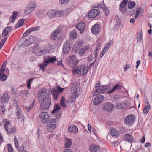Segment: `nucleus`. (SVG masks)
Instances as JSON below:
<instances>
[{
    "label": "nucleus",
    "instance_id": "1",
    "mask_svg": "<svg viewBox=\"0 0 152 152\" xmlns=\"http://www.w3.org/2000/svg\"><path fill=\"white\" fill-rule=\"evenodd\" d=\"M78 61H77L75 56L73 55L70 57L67 64L69 67H73V72L74 74H77L80 75H84L87 72L88 68L83 64L77 66L75 68V66L77 64Z\"/></svg>",
    "mask_w": 152,
    "mask_h": 152
},
{
    "label": "nucleus",
    "instance_id": "2",
    "mask_svg": "<svg viewBox=\"0 0 152 152\" xmlns=\"http://www.w3.org/2000/svg\"><path fill=\"white\" fill-rule=\"evenodd\" d=\"M38 93L39 100L41 102L40 109L42 111H45L48 109V94L44 89L39 91Z\"/></svg>",
    "mask_w": 152,
    "mask_h": 152
},
{
    "label": "nucleus",
    "instance_id": "3",
    "mask_svg": "<svg viewBox=\"0 0 152 152\" xmlns=\"http://www.w3.org/2000/svg\"><path fill=\"white\" fill-rule=\"evenodd\" d=\"M4 128L8 134H12L15 133L16 128L15 127H12L11 124L9 121H7L5 123Z\"/></svg>",
    "mask_w": 152,
    "mask_h": 152
},
{
    "label": "nucleus",
    "instance_id": "4",
    "mask_svg": "<svg viewBox=\"0 0 152 152\" xmlns=\"http://www.w3.org/2000/svg\"><path fill=\"white\" fill-rule=\"evenodd\" d=\"M62 27L61 26H58L53 31L50 36V38L53 41H57L60 39L58 35L61 32Z\"/></svg>",
    "mask_w": 152,
    "mask_h": 152
},
{
    "label": "nucleus",
    "instance_id": "5",
    "mask_svg": "<svg viewBox=\"0 0 152 152\" xmlns=\"http://www.w3.org/2000/svg\"><path fill=\"white\" fill-rule=\"evenodd\" d=\"M64 89V88H62L60 87L53 88L52 91L51 93L53 95L54 99L55 100H57L58 96L59 93Z\"/></svg>",
    "mask_w": 152,
    "mask_h": 152
},
{
    "label": "nucleus",
    "instance_id": "6",
    "mask_svg": "<svg viewBox=\"0 0 152 152\" xmlns=\"http://www.w3.org/2000/svg\"><path fill=\"white\" fill-rule=\"evenodd\" d=\"M33 50L34 53L38 56L46 54L48 52L46 49L44 48V50H41L38 48L37 46L33 47Z\"/></svg>",
    "mask_w": 152,
    "mask_h": 152
},
{
    "label": "nucleus",
    "instance_id": "7",
    "mask_svg": "<svg viewBox=\"0 0 152 152\" xmlns=\"http://www.w3.org/2000/svg\"><path fill=\"white\" fill-rule=\"evenodd\" d=\"M135 119V116L133 114H129L124 119V122L126 125H129L133 124Z\"/></svg>",
    "mask_w": 152,
    "mask_h": 152
},
{
    "label": "nucleus",
    "instance_id": "8",
    "mask_svg": "<svg viewBox=\"0 0 152 152\" xmlns=\"http://www.w3.org/2000/svg\"><path fill=\"white\" fill-rule=\"evenodd\" d=\"M63 13L62 11H57L50 10L49 11L48 16L51 18H53L55 17L62 15Z\"/></svg>",
    "mask_w": 152,
    "mask_h": 152
},
{
    "label": "nucleus",
    "instance_id": "9",
    "mask_svg": "<svg viewBox=\"0 0 152 152\" xmlns=\"http://www.w3.org/2000/svg\"><path fill=\"white\" fill-rule=\"evenodd\" d=\"M56 124V121L55 119H51L50 120L48 124V132H53L55 128Z\"/></svg>",
    "mask_w": 152,
    "mask_h": 152
},
{
    "label": "nucleus",
    "instance_id": "10",
    "mask_svg": "<svg viewBox=\"0 0 152 152\" xmlns=\"http://www.w3.org/2000/svg\"><path fill=\"white\" fill-rule=\"evenodd\" d=\"M114 105L110 102L105 103L103 105V109L105 111L110 112L114 109Z\"/></svg>",
    "mask_w": 152,
    "mask_h": 152
},
{
    "label": "nucleus",
    "instance_id": "11",
    "mask_svg": "<svg viewBox=\"0 0 152 152\" xmlns=\"http://www.w3.org/2000/svg\"><path fill=\"white\" fill-rule=\"evenodd\" d=\"M89 150L91 152H101L102 151V149L99 145L94 144L90 145Z\"/></svg>",
    "mask_w": 152,
    "mask_h": 152
},
{
    "label": "nucleus",
    "instance_id": "12",
    "mask_svg": "<svg viewBox=\"0 0 152 152\" xmlns=\"http://www.w3.org/2000/svg\"><path fill=\"white\" fill-rule=\"evenodd\" d=\"M99 9H93L88 13V17L90 18L95 17L99 15Z\"/></svg>",
    "mask_w": 152,
    "mask_h": 152
},
{
    "label": "nucleus",
    "instance_id": "13",
    "mask_svg": "<svg viewBox=\"0 0 152 152\" xmlns=\"http://www.w3.org/2000/svg\"><path fill=\"white\" fill-rule=\"evenodd\" d=\"M107 90V88L106 86H99L98 89L95 90V91L93 95L94 96H96L99 94H102L104 93Z\"/></svg>",
    "mask_w": 152,
    "mask_h": 152
},
{
    "label": "nucleus",
    "instance_id": "14",
    "mask_svg": "<svg viewBox=\"0 0 152 152\" xmlns=\"http://www.w3.org/2000/svg\"><path fill=\"white\" fill-rule=\"evenodd\" d=\"M104 96L102 95H100L96 97L94 100V104L95 105L99 104L104 99Z\"/></svg>",
    "mask_w": 152,
    "mask_h": 152
},
{
    "label": "nucleus",
    "instance_id": "15",
    "mask_svg": "<svg viewBox=\"0 0 152 152\" xmlns=\"http://www.w3.org/2000/svg\"><path fill=\"white\" fill-rule=\"evenodd\" d=\"M39 116L41 119L40 121L42 123H45L48 120V113L43 112L40 113Z\"/></svg>",
    "mask_w": 152,
    "mask_h": 152
},
{
    "label": "nucleus",
    "instance_id": "16",
    "mask_svg": "<svg viewBox=\"0 0 152 152\" xmlns=\"http://www.w3.org/2000/svg\"><path fill=\"white\" fill-rule=\"evenodd\" d=\"M16 107L17 112L16 115L17 118L19 119L23 118L24 120L23 114L22 112L21 109L18 104L16 106Z\"/></svg>",
    "mask_w": 152,
    "mask_h": 152
},
{
    "label": "nucleus",
    "instance_id": "17",
    "mask_svg": "<svg viewBox=\"0 0 152 152\" xmlns=\"http://www.w3.org/2000/svg\"><path fill=\"white\" fill-rule=\"evenodd\" d=\"M40 29V27L39 26H37L35 27H32L27 30L25 33H24L23 34V37H25L31 32L36 31L39 30Z\"/></svg>",
    "mask_w": 152,
    "mask_h": 152
},
{
    "label": "nucleus",
    "instance_id": "18",
    "mask_svg": "<svg viewBox=\"0 0 152 152\" xmlns=\"http://www.w3.org/2000/svg\"><path fill=\"white\" fill-rule=\"evenodd\" d=\"M9 99V97L7 94H4L1 96L0 100L2 104L7 103Z\"/></svg>",
    "mask_w": 152,
    "mask_h": 152
},
{
    "label": "nucleus",
    "instance_id": "19",
    "mask_svg": "<svg viewBox=\"0 0 152 152\" xmlns=\"http://www.w3.org/2000/svg\"><path fill=\"white\" fill-rule=\"evenodd\" d=\"M76 27L81 33L83 32L86 27V25L84 22H80L77 24Z\"/></svg>",
    "mask_w": 152,
    "mask_h": 152
},
{
    "label": "nucleus",
    "instance_id": "20",
    "mask_svg": "<svg viewBox=\"0 0 152 152\" xmlns=\"http://www.w3.org/2000/svg\"><path fill=\"white\" fill-rule=\"evenodd\" d=\"M48 65V57L45 56L43 64L39 65V66L40 69H42L43 72L44 71L45 68Z\"/></svg>",
    "mask_w": 152,
    "mask_h": 152
},
{
    "label": "nucleus",
    "instance_id": "21",
    "mask_svg": "<svg viewBox=\"0 0 152 152\" xmlns=\"http://www.w3.org/2000/svg\"><path fill=\"white\" fill-rule=\"evenodd\" d=\"M110 132L111 135L116 137L119 135V132L113 128H111L110 129Z\"/></svg>",
    "mask_w": 152,
    "mask_h": 152
},
{
    "label": "nucleus",
    "instance_id": "22",
    "mask_svg": "<svg viewBox=\"0 0 152 152\" xmlns=\"http://www.w3.org/2000/svg\"><path fill=\"white\" fill-rule=\"evenodd\" d=\"M68 131L70 133H73L74 134H75L77 132L78 129L76 126H71L68 127Z\"/></svg>",
    "mask_w": 152,
    "mask_h": 152
},
{
    "label": "nucleus",
    "instance_id": "23",
    "mask_svg": "<svg viewBox=\"0 0 152 152\" xmlns=\"http://www.w3.org/2000/svg\"><path fill=\"white\" fill-rule=\"evenodd\" d=\"M91 31L94 34H98L100 31V29L99 28V25L96 24L93 26L91 29Z\"/></svg>",
    "mask_w": 152,
    "mask_h": 152
},
{
    "label": "nucleus",
    "instance_id": "24",
    "mask_svg": "<svg viewBox=\"0 0 152 152\" xmlns=\"http://www.w3.org/2000/svg\"><path fill=\"white\" fill-rule=\"evenodd\" d=\"M12 29L11 26H8L4 28L2 32V35L3 37H5L7 35L9 32Z\"/></svg>",
    "mask_w": 152,
    "mask_h": 152
},
{
    "label": "nucleus",
    "instance_id": "25",
    "mask_svg": "<svg viewBox=\"0 0 152 152\" xmlns=\"http://www.w3.org/2000/svg\"><path fill=\"white\" fill-rule=\"evenodd\" d=\"M4 68L0 69V79L2 81L5 80L7 78V76L4 73Z\"/></svg>",
    "mask_w": 152,
    "mask_h": 152
},
{
    "label": "nucleus",
    "instance_id": "26",
    "mask_svg": "<svg viewBox=\"0 0 152 152\" xmlns=\"http://www.w3.org/2000/svg\"><path fill=\"white\" fill-rule=\"evenodd\" d=\"M121 88V85L119 83L115 85L113 87V88L110 90V91H108V94L111 93H112L115 91L116 90H118L119 89H120Z\"/></svg>",
    "mask_w": 152,
    "mask_h": 152
},
{
    "label": "nucleus",
    "instance_id": "27",
    "mask_svg": "<svg viewBox=\"0 0 152 152\" xmlns=\"http://www.w3.org/2000/svg\"><path fill=\"white\" fill-rule=\"evenodd\" d=\"M77 93L72 92L71 96L69 98V101L71 102H73L76 99L77 96Z\"/></svg>",
    "mask_w": 152,
    "mask_h": 152
},
{
    "label": "nucleus",
    "instance_id": "28",
    "mask_svg": "<svg viewBox=\"0 0 152 152\" xmlns=\"http://www.w3.org/2000/svg\"><path fill=\"white\" fill-rule=\"evenodd\" d=\"M127 106L126 103L125 102L122 103H118L116 104L115 107L119 109H123Z\"/></svg>",
    "mask_w": 152,
    "mask_h": 152
},
{
    "label": "nucleus",
    "instance_id": "29",
    "mask_svg": "<svg viewBox=\"0 0 152 152\" xmlns=\"http://www.w3.org/2000/svg\"><path fill=\"white\" fill-rule=\"evenodd\" d=\"M124 140L129 142H132L133 140V138L132 136L129 134H126L124 136Z\"/></svg>",
    "mask_w": 152,
    "mask_h": 152
},
{
    "label": "nucleus",
    "instance_id": "30",
    "mask_svg": "<svg viewBox=\"0 0 152 152\" xmlns=\"http://www.w3.org/2000/svg\"><path fill=\"white\" fill-rule=\"evenodd\" d=\"M65 147L66 148L70 147L72 145V140L67 138H65Z\"/></svg>",
    "mask_w": 152,
    "mask_h": 152
},
{
    "label": "nucleus",
    "instance_id": "31",
    "mask_svg": "<svg viewBox=\"0 0 152 152\" xmlns=\"http://www.w3.org/2000/svg\"><path fill=\"white\" fill-rule=\"evenodd\" d=\"M89 49V47L88 46L84 47L83 48L81 49L79 52L80 55H83L86 50H88Z\"/></svg>",
    "mask_w": 152,
    "mask_h": 152
},
{
    "label": "nucleus",
    "instance_id": "32",
    "mask_svg": "<svg viewBox=\"0 0 152 152\" xmlns=\"http://www.w3.org/2000/svg\"><path fill=\"white\" fill-rule=\"evenodd\" d=\"M57 59L55 56L49 57L48 56V64L50 63L54 64L57 61Z\"/></svg>",
    "mask_w": 152,
    "mask_h": 152
},
{
    "label": "nucleus",
    "instance_id": "33",
    "mask_svg": "<svg viewBox=\"0 0 152 152\" xmlns=\"http://www.w3.org/2000/svg\"><path fill=\"white\" fill-rule=\"evenodd\" d=\"M77 85L76 83H74L73 84L71 85V92L75 93L76 92L77 93Z\"/></svg>",
    "mask_w": 152,
    "mask_h": 152
},
{
    "label": "nucleus",
    "instance_id": "34",
    "mask_svg": "<svg viewBox=\"0 0 152 152\" xmlns=\"http://www.w3.org/2000/svg\"><path fill=\"white\" fill-rule=\"evenodd\" d=\"M25 20L24 19H22L18 21V23L15 26V28H18L21 26L23 24Z\"/></svg>",
    "mask_w": 152,
    "mask_h": 152
},
{
    "label": "nucleus",
    "instance_id": "35",
    "mask_svg": "<svg viewBox=\"0 0 152 152\" xmlns=\"http://www.w3.org/2000/svg\"><path fill=\"white\" fill-rule=\"evenodd\" d=\"M77 36V33L75 30L72 31L70 34V36L72 39H75Z\"/></svg>",
    "mask_w": 152,
    "mask_h": 152
},
{
    "label": "nucleus",
    "instance_id": "36",
    "mask_svg": "<svg viewBox=\"0 0 152 152\" xmlns=\"http://www.w3.org/2000/svg\"><path fill=\"white\" fill-rule=\"evenodd\" d=\"M34 9L31 7L30 6L28 5L26 8L25 12L26 13L29 14L31 13Z\"/></svg>",
    "mask_w": 152,
    "mask_h": 152
},
{
    "label": "nucleus",
    "instance_id": "37",
    "mask_svg": "<svg viewBox=\"0 0 152 152\" xmlns=\"http://www.w3.org/2000/svg\"><path fill=\"white\" fill-rule=\"evenodd\" d=\"M113 40H111L110 41L109 43L107 44L104 48V50H105L106 51H107L111 45L113 44Z\"/></svg>",
    "mask_w": 152,
    "mask_h": 152
},
{
    "label": "nucleus",
    "instance_id": "38",
    "mask_svg": "<svg viewBox=\"0 0 152 152\" xmlns=\"http://www.w3.org/2000/svg\"><path fill=\"white\" fill-rule=\"evenodd\" d=\"M82 44L83 42L82 41H78L75 43V47L77 48H79L82 46Z\"/></svg>",
    "mask_w": 152,
    "mask_h": 152
},
{
    "label": "nucleus",
    "instance_id": "39",
    "mask_svg": "<svg viewBox=\"0 0 152 152\" xmlns=\"http://www.w3.org/2000/svg\"><path fill=\"white\" fill-rule=\"evenodd\" d=\"M65 98L64 97L62 96L61 100L60 105L63 107L65 108L66 107L64 102Z\"/></svg>",
    "mask_w": 152,
    "mask_h": 152
},
{
    "label": "nucleus",
    "instance_id": "40",
    "mask_svg": "<svg viewBox=\"0 0 152 152\" xmlns=\"http://www.w3.org/2000/svg\"><path fill=\"white\" fill-rule=\"evenodd\" d=\"M128 0H123L120 4V7L121 8L124 7L127 4Z\"/></svg>",
    "mask_w": 152,
    "mask_h": 152
},
{
    "label": "nucleus",
    "instance_id": "41",
    "mask_svg": "<svg viewBox=\"0 0 152 152\" xmlns=\"http://www.w3.org/2000/svg\"><path fill=\"white\" fill-rule=\"evenodd\" d=\"M99 47H100V43H98V44L96 46V50H95L94 53V56L95 57V58H96L97 57V51L98 50H99Z\"/></svg>",
    "mask_w": 152,
    "mask_h": 152
},
{
    "label": "nucleus",
    "instance_id": "42",
    "mask_svg": "<svg viewBox=\"0 0 152 152\" xmlns=\"http://www.w3.org/2000/svg\"><path fill=\"white\" fill-rule=\"evenodd\" d=\"M142 33L140 32L137 34V41L139 42H141L142 40Z\"/></svg>",
    "mask_w": 152,
    "mask_h": 152
},
{
    "label": "nucleus",
    "instance_id": "43",
    "mask_svg": "<svg viewBox=\"0 0 152 152\" xmlns=\"http://www.w3.org/2000/svg\"><path fill=\"white\" fill-rule=\"evenodd\" d=\"M61 107L59 106L58 104H56L54 110L52 111V113L53 114L56 112L57 110H60Z\"/></svg>",
    "mask_w": 152,
    "mask_h": 152
},
{
    "label": "nucleus",
    "instance_id": "44",
    "mask_svg": "<svg viewBox=\"0 0 152 152\" xmlns=\"http://www.w3.org/2000/svg\"><path fill=\"white\" fill-rule=\"evenodd\" d=\"M135 6V3L134 1H129L128 3V7L129 9H132L134 8Z\"/></svg>",
    "mask_w": 152,
    "mask_h": 152
},
{
    "label": "nucleus",
    "instance_id": "45",
    "mask_svg": "<svg viewBox=\"0 0 152 152\" xmlns=\"http://www.w3.org/2000/svg\"><path fill=\"white\" fill-rule=\"evenodd\" d=\"M23 93L26 96H27L29 94V92L27 90L20 91L19 92V94L20 96H21L22 94Z\"/></svg>",
    "mask_w": 152,
    "mask_h": 152
},
{
    "label": "nucleus",
    "instance_id": "46",
    "mask_svg": "<svg viewBox=\"0 0 152 152\" xmlns=\"http://www.w3.org/2000/svg\"><path fill=\"white\" fill-rule=\"evenodd\" d=\"M70 43L69 41H66L64 45L63 48H68L69 49H70Z\"/></svg>",
    "mask_w": 152,
    "mask_h": 152
},
{
    "label": "nucleus",
    "instance_id": "47",
    "mask_svg": "<svg viewBox=\"0 0 152 152\" xmlns=\"http://www.w3.org/2000/svg\"><path fill=\"white\" fill-rule=\"evenodd\" d=\"M98 7L99 8H101L103 10H105L106 9V7L104 5V4L103 2H102V3L101 4L100 3V4H99L97 5V7H94V8H96V7Z\"/></svg>",
    "mask_w": 152,
    "mask_h": 152
},
{
    "label": "nucleus",
    "instance_id": "48",
    "mask_svg": "<svg viewBox=\"0 0 152 152\" xmlns=\"http://www.w3.org/2000/svg\"><path fill=\"white\" fill-rule=\"evenodd\" d=\"M14 140L15 147L16 148H18L19 147V145L18 143V140L16 136H15L14 138Z\"/></svg>",
    "mask_w": 152,
    "mask_h": 152
},
{
    "label": "nucleus",
    "instance_id": "49",
    "mask_svg": "<svg viewBox=\"0 0 152 152\" xmlns=\"http://www.w3.org/2000/svg\"><path fill=\"white\" fill-rule=\"evenodd\" d=\"M150 108L149 107H147L145 106L144 108L142 113H143L145 114H146L147 113L149 110L150 109Z\"/></svg>",
    "mask_w": 152,
    "mask_h": 152
},
{
    "label": "nucleus",
    "instance_id": "50",
    "mask_svg": "<svg viewBox=\"0 0 152 152\" xmlns=\"http://www.w3.org/2000/svg\"><path fill=\"white\" fill-rule=\"evenodd\" d=\"M54 51V48L53 46L49 45H48V52L53 53Z\"/></svg>",
    "mask_w": 152,
    "mask_h": 152
},
{
    "label": "nucleus",
    "instance_id": "51",
    "mask_svg": "<svg viewBox=\"0 0 152 152\" xmlns=\"http://www.w3.org/2000/svg\"><path fill=\"white\" fill-rule=\"evenodd\" d=\"M28 39L30 40V43H31L32 44L34 42L35 40V37L34 36H30Z\"/></svg>",
    "mask_w": 152,
    "mask_h": 152
},
{
    "label": "nucleus",
    "instance_id": "52",
    "mask_svg": "<svg viewBox=\"0 0 152 152\" xmlns=\"http://www.w3.org/2000/svg\"><path fill=\"white\" fill-rule=\"evenodd\" d=\"M28 5L30 6L34 10L36 7V3L35 1H33L31 3Z\"/></svg>",
    "mask_w": 152,
    "mask_h": 152
},
{
    "label": "nucleus",
    "instance_id": "53",
    "mask_svg": "<svg viewBox=\"0 0 152 152\" xmlns=\"http://www.w3.org/2000/svg\"><path fill=\"white\" fill-rule=\"evenodd\" d=\"M23 44L26 46H28L32 44L30 43V41L28 39L26 40L23 43Z\"/></svg>",
    "mask_w": 152,
    "mask_h": 152
},
{
    "label": "nucleus",
    "instance_id": "54",
    "mask_svg": "<svg viewBox=\"0 0 152 152\" xmlns=\"http://www.w3.org/2000/svg\"><path fill=\"white\" fill-rule=\"evenodd\" d=\"M34 100L32 102L31 104L29 105V106L28 107H26V110L27 111H29L32 108L34 104Z\"/></svg>",
    "mask_w": 152,
    "mask_h": 152
},
{
    "label": "nucleus",
    "instance_id": "55",
    "mask_svg": "<svg viewBox=\"0 0 152 152\" xmlns=\"http://www.w3.org/2000/svg\"><path fill=\"white\" fill-rule=\"evenodd\" d=\"M33 78H31L29 79H28L27 81V87L29 88H30L31 83L33 81Z\"/></svg>",
    "mask_w": 152,
    "mask_h": 152
},
{
    "label": "nucleus",
    "instance_id": "56",
    "mask_svg": "<svg viewBox=\"0 0 152 152\" xmlns=\"http://www.w3.org/2000/svg\"><path fill=\"white\" fill-rule=\"evenodd\" d=\"M8 152H13V148L10 144H8Z\"/></svg>",
    "mask_w": 152,
    "mask_h": 152
},
{
    "label": "nucleus",
    "instance_id": "57",
    "mask_svg": "<svg viewBox=\"0 0 152 152\" xmlns=\"http://www.w3.org/2000/svg\"><path fill=\"white\" fill-rule=\"evenodd\" d=\"M70 49H69L68 48H63V53L64 54H66L68 53L70 51Z\"/></svg>",
    "mask_w": 152,
    "mask_h": 152
},
{
    "label": "nucleus",
    "instance_id": "58",
    "mask_svg": "<svg viewBox=\"0 0 152 152\" xmlns=\"http://www.w3.org/2000/svg\"><path fill=\"white\" fill-rule=\"evenodd\" d=\"M5 107L4 105L1 106V109L0 111V112L1 113V112H2V114L3 115L4 114L5 110Z\"/></svg>",
    "mask_w": 152,
    "mask_h": 152
},
{
    "label": "nucleus",
    "instance_id": "59",
    "mask_svg": "<svg viewBox=\"0 0 152 152\" xmlns=\"http://www.w3.org/2000/svg\"><path fill=\"white\" fill-rule=\"evenodd\" d=\"M26 143H24L20 147L17 148L18 150H23L24 148L26 147Z\"/></svg>",
    "mask_w": 152,
    "mask_h": 152
},
{
    "label": "nucleus",
    "instance_id": "60",
    "mask_svg": "<svg viewBox=\"0 0 152 152\" xmlns=\"http://www.w3.org/2000/svg\"><path fill=\"white\" fill-rule=\"evenodd\" d=\"M145 106L150 108V106L149 102L147 99H145Z\"/></svg>",
    "mask_w": 152,
    "mask_h": 152
},
{
    "label": "nucleus",
    "instance_id": "61",
    "mask_svg": "<svg viewBox=\"0 0 152 152\" xmlns=\"http://www.w3.org/2000/svg\"><path fill=\"white\" fill-rule=\"evenodd\" d=\"M111 143L112 145L115 147L117 146L119 144V142L118 141H116L115 142H111Z\"/></svg>",
    "mask_w": 152,
    "mask_h": 152
},
{
    "label": "nucleus",
    "instance_id": "62",
    "mask_svg": "<svg viewBox=\"0 0 152 152\" xmlns=\"http://www.w3.org/2000/svg\"><path fill=\"white\" fill-rule=\"evenodd\" d=\"M107 51H105V50H104V49L103 48L102 51L101 52V53L100 56V57H102L104 55V54L107 52Z\"/></svg>",
    "mask_w": 152,
    "mask_h": 152
},
{
    "label": "nucleus",
    "instance_id": "63",
    "mask_svg": "<svg viewBox=\"0 0 152 152\" xmlns=\"http://www.w3.org/2000/svg\"><path fill=\"white\" fill-rule=\"evenodd\" d=\"M130 68V65H126L124 67V71H127L128 69H129Z\"/></svg>",
    "mask_w": 152,
    "mask_h": 152
},
{
    "label": "nucleus",
    "instance_id": "64",
    "mask_svg": "<svg viewBox=\"0 0 152 152\" xmlns=\"http://www.w3.org/2000/svg\"><path fill=\"white\" fill-rule=\"evenodd\" d=\"M140 61L139 60H137V61H136L137 65L136 66V68L137 69L138 68L140 64Z\"/></svg>",
    "mask_w": 152,
    "mask_h": 152
}]
</instances>
